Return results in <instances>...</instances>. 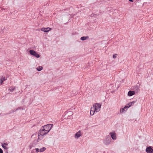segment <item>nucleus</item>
<instances>
[{
    "label": "nucleus",
    "mask_w": 153,
    "mask_h": 153,
    "mask_svg": "<svg viewBox=\"0 0 153 153\" xmlns=\"http://www.w3.org/2000/svg\"><path fill=\"white\" fill-rule=\"evenodd\" d=\"M45 131V130H44L43 128L42 127L39 131L38 134L36 133L33 134L31 137L33 138L35 136H37L38 138L37 140V141L39 142L43 138V136L44 135L48 134Z\"/></svg>",
    "instance_id": "nucleus-1"
},
{
    "label": "nucleus",
    "mask_w": 153,
    "mask_h": 153,
    "mask_svg": "<svg viewBox=\"0 0 153 153\" xmlns=\"http://www.w3.org/2000/svg\"><path fill=\"white\" fill-rule=\"evenodd\" d=\"M111 139L109 135L106 136L103 140V143L105 145H108L110 144Z\"/></svg>",
    "instance_id": "nucleus-2"
},
{
    "label": "nucleus",
    "mask_w": 153,
    "mask_h": 153,
    "mask_svg": "<svg viewBox=\"0 0 153 153\" xmlns=\"http://www.w3.org/2000/svg\"><path fill=\"white\" fill-rule=\"evenodd\" d=\"M101 106V104L96 103L92 107V109H94L96 112H97L100 110Z\"/></svg>",
    "instance_id": "nucleus-3"
},
{
    "label": "nucleus",
    "mask_w": 153,
    "mask_h": 153,
    "mask_svg": "<svg viewBox=\"0 0 153 153\" xmlns=\"http://www.w3.org/2000/svg\"><path fill=\"white\" fill-rule=\"evenodd\" d=\"M53 126V124H48L45 125L42 127L43 128L44 130H45V132L48 133L50 131Z\"/></svg>",
    "instance_id": "nucleus-4"
},
{
    "label": "nucleus",
    "mask_w": 153,
    "mask_h": 153,
    "mask_svg": "<svg viewBox=\"0 0 153 153\" xmlns=\"http://www.w3.org/2000/svg\"><path fill=\"white\" fill-rule=\"evenodd\" d=\"M29 53L31 55L34 56L37 58H39L40 57L39 55L34 50H30L29 51Z\"/></svg>",
    "instance_id": "nucleus-5"
},
{
    "label": "nucleus",
    "mask_w": 153,
    "mask_h": 153,
    "mask_svg": "<svg viewBox=\"0 0 153 153\" xmlns=\"http://www.w3.org/2000/svg\"><path fill=\"white\" fill-rule=\"evenodd\" d=\"M82 135V134L81 133V132L80 131H79L75 134L74 137L75 139H78Z\"/></svg>",
    "instance_id": "nucleus-6"
},
{
    "label": "nucleus",
    "mask_w": 153,
    "mask_h": 153,
    "mask_svg": "<svg viewBox=\"0 0 153 153\" xmlns=\"http://www.w3.org/2000/svg\"><path fill=\"white\" fill-rule=\"evenodd\" d=\"M111 135L112 139L114 140H115L117 139V135L114 132H111L109 134Z\"/></svg>",
    "instance_id": "nucleus-7"
},
{
    "label": "nucleus",
    "mask_w": 153,
    "mask_h": 153,
    "mask_svg": "<svg viewBox=\"0 0 153 153\" xmlns=\"http://www.w3.org/2000/svg\"><path fill=\"white\" fill-rule=\"evenodd\" d=\"M151 146H149L147 147L146 149V152L147 153H153V149Z\"/></svg>",
    "instance_id": "nucleus-8"
},
{
    "label": "nucleus",
    "mask_w": 153,
    "mask_h": 153,
    "mask_svg": "<svg viewBox=\"0 0 153 153\" xmlns=\"http://www.w3.org/2000/svg\"><path fill=\"white\" fill-rule=\"evenodd\" d=\"M51 30V28L50 27L42 28L41 29V31L45 32H48L50 30Z\"/></svg>",
    "instance_id": "nucleus-9"
},
{
    "label": "nucleus",
    "mask_w": 153,
    "mask_h": 153,
    "mask_svg": "<svg viewBox=\"0 0 153 153\" xmlns=\"http://www.w3.org/2000/svg\"><path fill=\"white\" fill-rule=\"evenodd\" d=\"M135 94V92L134 91H129L128 93V95L129 96H131Z\"/></svg>",
    "instance_id": "nucleus-10"
},
{
    "label": "nucleus",
    "mask_w": 153,
    "mask_h": 153,
    "mask_svg": "<svg viewBox=\"0 0 153 153\" xmlns=\"http://www.w3.org/2000/svg\"><path fill=\"white\" fill-rule=\"evenodd\" d=\"M8 144L7 143H4L1 144L2 147L5 149H7L8 148L6 146Z\"/></svg>",
    "instance_id": "nucleus-11"
},
{
    "label": "nucleus",
    "mask_w": 153,
    "mask_h": 153,
    "mask_svg": "<svg viewBox=\"0 0 153 153\" xmlns=\"http://www.w3.org/2000/svg\"><path fill=\"white\" fill-rule=\"evenodd\" d=\"M95 112H96V111L94 109H92V107L91 108L90 114L91 115H93L94 114Z\"/></svg>",
    "instance_id": "nucleus-12"
},
{
    "label": "nucleus",
    "mask_w": 153,
    "mask_h": 153,
    "mask_svg": "<svg viewBox=\"0 0 153 153\" xmlns=\"http://www.w3.org/2000/svg\"><path fill=\"white\" fill-rule=\"evenodd\" d=\"M36 152L37 153L39 151V149L38 148H36L35 149H33L32 152L31 153H33L34 152Z\"/></svg>",
    "instance_id": "nucleus-13"
},
{
    "label": "nucleus",
    "mask_w": 153,
    "mask_h": 153,
    "mask_svg": "<svg viewBox=\"0 0 153 153\" xmlns=\"http://www.w3.org/2000/svg\"><path fill=\"white\" fill-rule=\"evenodd\" d=\"M5 80L4 77H2L0 79V84L1 85L3 82Z\"/></svg>",
    "instance_id": "nucleus-14"
},
{
    "label": "nucleus",
    "mask_w": 153,
    "mask_h": 153,
    "mask_svg": "<svg viewBox=\"0 0 153 153\" xmlns=\"http://www.w3.org/2000/svg\"><path fill=\"white\" fill-rule=\"evenodd\" d=\"M135 103V102L133 101L132 102H130L128 103V104L127 105H128V107H129L131 106L132 105H133Z\"/></svg>",
    "instance_id": "nucleus-15"
},
{
    "label": "nucleus",
    "mask_w": 153,
    "mask_h": 153,
    "mask_svg": "<svg viewBox=\"0 0 153 153\" xmlns=\"http://www.w3.org/2000/svg\"><path fill=\"white\" fill-rule=\"evenodd\" d=\"M43 69V67L42 66H39L36 68L37 70L39 71H40Z\"/></svg>",
    "instance_id": "nucleus-16"
},
{
    "label": "nucleus",
    "mask_w": 153,
    "mask_h": 153,
    "mask_svg": "<svg viewBox=\"0 0 153 153\" xmlns=\"http://www.w3.org/2000/svg\"><path fill=\"white\" fill-rule=\"evenodd\" d=\"M15 87H10L9 89V90L11 92H12L13 91L15 90Z\"/></svg>",
    "instance_id": "nucleus-17"
},
{
    "label": "nucleus",
    "mask_w": 153,
    "mask_h": 153,
    "mask_svg": "<svg viewBox=\"0 0 153 153\" xmlns=\"http://www.w3.org/2000/svg\"><path fill=\"white\" fill-rule=\"evenodd\" d=\"M46 149L45 147H43L40 149H39V151L41 152H42L45 151Z\"/></svg>",
    "instance_id": "nucleus-18"
},
{
    "label": "nucleus",
    "mask_w": 153,
    "mask_h": 153,
    "mask_svg": "<svg viewBox=\"0 0 153 153\" xmlns=\"http://www.w3.org/2000/svg\"><path fill=\"white\" fill-rule=\"evenodd\" d=\"M88 38V37H87H87L82 36L81 38L80 39L82 40H85L87 39V38Z\"/></svg>",
    "instance_id": "nucleus-19"
},
{
    "label": "nucleus",
    "mask_w": 153,
    "mask_h": 153,
    "mask_svg": "<svg viewBox=\"0 0 153 153\" xmlns=\"http://www.w3.org/2000/svg\"><path fill=\"white\" fill-rule=\"evenodd\" d=\"M126 110H124V108H121L120 110V113H123L124 111H126Z\"/></svg>",
    "instance_id": "nucleus-20"
},
{
    "label": "nucleus",
    "mask_w": 153,
    "mask_h": 153,
    "mask_svg": "<svg viewBox=\"0 0 153 153\" xmlns=\"http://www.w3.org/2000/svg\"><path fill=\"white\" fill-rule=\"evenodd\" d=\"M128 108V105H126L125 107H124L123 108H124V110H126V111L127 110V108Z\"/></svg>",
    "instance_id": "nucleus-21"
},
{
    "label": "nucleus",
    "mask_w": 153,
    "mask_h": 153,
    "mask_svg": "<svg viewBox=\"0 0 153 153\" xmlns=\"http://www.w3.org/2000/svg\"><path fill=\"white\" fill-rule=\"evenodd\" d=\"M117 55V54H114V55H113V58H116V57H117V56H116V55Z\"/></svg>",
    "instance_id": "nucleus-22"
},
{
    "label": "nucleus",
    "mask_w": 153,
    "mask_h": 153,
    "mask_svg": "<svg viewBox=\"0 0 153 153\" xmlns=\"http://www.w3.org/2000/svg\"><path fill=\"white\" fill-rule=\"evenodd\" d=\"M3 153V151L0 148V153Z\"/></svg>",
    "instance_id": "nucleus-23"
},
{
    "label": "nucleus",
    "mask_w": 153,
    "mask_h": 153,
    "mask_svg": "<svg viewBox=\"0 0 153 153\" xmlns=\"http://www.w3.org/2000/svg\"><path fill=\"white\" fill-rule=\"evenodd\" d=\"M33 146L32 145H30L29 146V147L30 148V149H31V148L32 147V146Z\"/></svg>",
    "instance_id": "nucleus-24"
},
{
    "label": "nucleus",
    "mask_w": 153,
    "mask_h": 153,
    "mask_svg": "<svg viewBox=\"0 0 153 153\" xmlns=\"http://www.w3.org/2000/svg\"><path fill=\"white\" fill-rule=\"evenodd\" d=\"M18 109V108H17V109H15L14 110H13V111H12V112H14L15 111L17 110Z\"/></svg>",
    "instance_id": "nucleus-25"
},
{
    "label": "nucleus",
    "mask_w": 153,
    "mask_h": 153,
    "mask_svg": "<svg viewBox=\"0 0 153 153\" xmlns=\"http://www.w3.org/2000/svg\"><path fill=\"white\" fill-rule=\"evenodd\" d=\"M68 113H69V114H72V112H71V111H70V112H68Z\"/></svg>",
    "instance_id": "nucleus-26"
},
{
    "label": "nucleus",
    "mask_w": 153,
    "mask_h": 153,
    "mask_svg": "<svg viewBox=\"0 0 153 153\" xmlns=\"http://www.w3.org/2000/svg\"><path fill=\"white\" fill-rule=\"evenodd\" d=\"M129 0V1L131 2H133V0Z\"/></svg>",
    "instance_id": "nucleus-27"
},
{
    "label": "nucleus",
    "mask_w": 153,
    "mask_h": 153,
    "mask_svg": "<svg viewBox=\"0 0 153 153\" xmlns=\"http://www.w3.org/2000/svg\"><path fill=\"white\" fill-rule=\"evenodd\" d=\"M2 10H5V9L4 8H2Z\"/></svg>",
    "instance_id": "nucleus-28"
}]
</instances>
